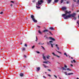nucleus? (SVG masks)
<instances>
[{
	"label": "nucleus",
	"mask_w": 79,
	"mask_h": 79,
	"mask_svg": "<svg viewBox=\"0 0 79 79\" xmlns=\"http://www.w3.org/2000/svg\"><path fill=\"white\" fill-rule=\"evenodd\" d=\"M50 44L51 45L52 47L53 48V44H52V43Z\"/></svg>",
	"instance_id": "24"
},
{
	"label": "nucleus",
	"mask_w": 79,
	"mask_h": 79,
	"mask_svg": "<svg viewBox=\"0 0 79 79\" xmlns=\"http://www.w3.org/2000/svg\"><path fill=\"white\" fill-rule=\"evenodd\" d=\"M37 27H39L40 28V26H37Z\"/></svg>",
	"instance_id": "51"
},
{
	"label": "nucleus",
	"mask_w": 79,
	"mask_h": 79,
	"mask_svg": "<svg viewBox=\"0 0 79 79\" xmlns=\"http://www.w3.org/2000/svg\"><path fill=\"white\" fill-rule=\"evenodd\" d=\"M44 43H41V45H44Z\"/></svg>",
	"instance_id": "53"
},
{
	"label": "nucleus",
	"mask_w": 79,
	"mask_h": 79,
	"mask_svg": "<svg viewBox=\"0 0 79 79\" xmlns=\"http://www.w3.org/2000/svg\"><path fill=\"white\" fill-rule=\"evenodd\" d=\"M38 44V45H41V43H39Z\"/></svg>",
	"instance_id": "37"
},
{
	"label": "nucleus",
	"mask_w": 79,
	"mask_h": 79,
	"mask_svg": "<svg viewBox=\"0 0 79 79\" xmlns=\"http://www.w3.org/2000/svg\"><path fill=\"white\" fill-rule=\"evenodd\" d=\"M64 68H67V66H66V65H64Z\"/></svg>",
	"instance_id": "36"
},
{
	"label": "nucleus",
	"mask_w": 79,
	"mask_h": 79,
	"mask_svg": "<svg viewBox=\"0 0 79 79\" xmlns=\"http://www.w3.org/2000/svg\"><path fill=\"white\" fill-rule=\"evenodd\" d=\"M54 3H55L54 2H53V4H54Z\"/></svg>",
	"instance_id": "59"
},
{
	"label": "nucleus",
	"mask_w": 79,
	"mask_h": 79,
	"mask_svg": "<svg viewBox=\"0 0 79 79\" xmlns=\"http://www.w3.org/2000/svg\"><path fill=\"white\" fill-rule=\"evenodd\" d=\"M36 40H35V41H37V40L38 39H37V37L36 36Z\"/></svg>",
	"instance_id": "26"
},
{
	"label": "nucleus",
	"mask_w": 79,
	"mask_h": 79,
	"mask_svg": "<svg viewBox=\"0 0 79 79\" xmlns=\"http://www.w3.org/2000/svg\"><path fill=\"white\" fill-rule=\"evenodd\" d=\"M50 57H51V56L50 55H48L46 56V58L48 59H50Z\"/></svg>",
	"instance_id": "5"
},
{
	"label": "nucleus",
	"mask_w": 79,
	"mask_h": 79,
	"mask_svg": "<svg viewBox=\"0 0 79 79\" xmlns=\"http://www.w3.org/2000/svg\"><path fill=\"white\" fill-rule=\"evenodd\" d=\"M20 76L21 77H23V76H24V74H23V73H21L20 74Z\"/></svg>",
	"instance_id": "12"
},
{
	"label": "nucleus",
	"mask_w": 79,
	"mask_h": 79,
	"mask_svg": "<svg viewBox=\"0 0 79 79\" xmlns=\"http://www.w3.org/2000/svg\"><path fill=\"white\" fill-rule=\"evenodd\" d=\"M56 46L57 48L58 47V45L56 44Z\"/></svg>",
	"instance_id": "45"
},
{
	"label": "nucleus",
	"mask_w": 79,
	"mask_h": 79,
	"mask_svg": "<svg viewBox=\"0 0 79 79\" xmlns=\"http://www.w3.org/2000/svg\"><path fill=\"white\" fill-rule=\"evenodd\" d=\"M68 3H69V2L67 1V4H68Z\"/></svg>",
	"instance_id": "49"
},
{
	"label": "nucleus",
	"mask_w": 79,
	"mask_h": 79,
	"mask_svg": "<svg viewBox=\"0 0 79 79\" xmlns=\"http://www.w3.org/2000/svg\"><path fill=\"white\" fill-rule=\"evenodd\" d=\"M49 33L51 34V35H52V33L50 31H49Z\"/></svg>",
	"instance_id": "48"
},
{
	"label": "nucleus",
	"mask_w": 79,
	"mask_h": 79,
	"mask_svg": "<svg viewBox=\"0 0 79 79\" xmlns=\"http://www.w3.org/2000/svg\"><path fill=\"white\" fill-rule=\"evenodd\" d=\"M70 66H71L72 67H73V64H71L70 65Z\"/></svg>",
	"instance_id": "42"
},
{
	"label": "nucleus",
	"mask_w": 79,
	"mask_h": 79,
	"mask_svg": "<svg viewBox=\"0 0 79 79\" xmlns=\"http://www.w3.org/2000/svg\"><path fill=\"white\" fill-rule=\"evenodd\" d=\"M64 74H65V75H67V73L66 72H64Z\"/></svg>",
	"instance_id": "21"
},
{
	"label": "nucleus",
	"mask_w": 79,
	"mask_h": 79,
	"mask_svg": "<svg viewBox=\"0 0 79 79\" xmlns=\"http://www.w3.org/2000/svg\"><path fill=\"white\" fill-rule=\"evenodd\" d=\"M66 9V7H63L62 8V10H65Z\"/></svg>",
	"instance_id": "8"
},
{
	"label": "nucleus",
	"mask_w": 79,
	"mask_h": 79,
	"mask_svg": "<svg viewBox=\"0 0 79 79\" xmlns=\"http://www.w3.org/2000/svg\"><path fill=\"white\" fill-rule=\"evenodd\" d=\"M77 3V4H78L79 5V0H78Z\"/></svg>",
	"instance_id": "30"
},
{
	"label": "nucleus",
	"mask_w": 79,
	"mask_h": 79,
	"mask_svg": "<svg viewBox=\"0 0 79 79\" xmlns=\"http://www.w3.org/2000/svg\"><path fill=\"white\" fill-rule=\"evenodd\" d=\"M50 43H52V42H53V41H49Z\"/></svg>",
	"instance_id": "40"
},
{
	"label": "nucleus",
	"mask_w": 79,
	"mask_h": 79,
	"mask_svg": "<svg viewBox=\"0 0 79 79\" xmlns=\"http://www.w3.org/2000/svg\"><path fill=\"white\" fill-rule=\"evenodd\" d=\"M71 63H73V61H71Z\"/></svg>",
	"instance_id": "61"
},
{
	"label": "nucleus",
	"mask_w": 79,
	"mask_h": 79,
	"mask_svg": "<svg viewBox=\"0 0 79 79\" xmlns=\"http://www.w3.org/2000/svg\"><path fill=\"white\" fill-rule=\"evenodd\" d=\"M36 69L37 71H39L40 69V67H37L36 68Z\"/></svg>",
	"instance_id": "13"
},
{
	"label": "nucleus",
	"mask_w": 79,
	"mask_h": 79,
	"mask_svg": "<svg viewBox=\"0 0 79 79\" xmlns=\"http://www.w3.org/2000/svg\"><path fill=\"white\" fill-rule=\"evenodd\" d=\"M24 57H25V58H26V56L24 55Z\"/></svg>",
	"instance_id": "50"
},
{
	"label": "nucleus",
	"mask_w": 79,
	"mask_h": 79,
	"mask_svg": "<svg viewBox=\"0 0 79 79\" xmlns=\"http://www.w3.org/2000/svg\"><path fill=\"white\" fill-rule=\"evenodd\" d=\"M73 19H74V20H76V17H74Z\"/></svg>",
	"instance_id": "34"
},
{
	"label": "nucleus",
	"mask_w": 79,
	"mask_h": 79,
	"mask_svg": "<svg viewBox=\"0 0 79 79\" xmlns=\"http://www.w3.org/2000/svg\"><path fill=\"white\" fill-rule=\"evenodd\" d=\"M77 79H79V78L77 77Z\"/></svg>",
	"instance_id": "58"
},
{
	"label": "nucleus",
	"mask_w": 79,
	"mask_h": 79,
	"mask_svg": "<svg viewBox=\"0 0 79 79\" xmlns=\"http://www.w3.org/2000/svg\"><path fill=\"white\" fill-rule=\"evenodd\" d=\"M59 0H55L54 2H55V3H57V2H58Z\"/></svg>",
	"instance_id": "16"
},
{
	"label": "nucleus",
	"mask_w": 79,
	"mask_h": 79,
	"mask_svg": "<svg viewBox=\"0 0 79 79\" xmlns=\"http://www.w3.org/2000/svg\"><path fill=\"white\" fill-rule=\"evenodd\" d=\"M10 6H13V4H10Z\"/></svg>",
	"instance_id": "47"
},
{
	"label": "nucleus",
	"mask_w": 79,
	"mask_h": 79,
	"mask_svg": "<svg viewBox=\"0 0 79 79\" xmlns=\"http://www.w3.org/2000/svg\"><path fill=\"white\" fill-rule=\"evenodd\" d=\"M57 51V52H58V53H60V54H61V52H59V51Z\"/></svg>",
	"instance_id": "33"
},
{
	"label": "nucleus",
	"mask_w": 79,
	"mask_h": 79,
	"mask_svg": "<svg viewBox=\"0 0 79 79\" xmlns=\"http://www.w3.org/2000/svg\"><path fill=\"white\" fill-rule=\"evenodd\" d=\"M25 47H27V44H25L24 45Z\"/></svg>",
	"instance_id": "23"
},
{
	"label": "nucleus",
	"mask_w": 79,
	"mask_h": 79,
	"mask_svg": "<svg viewBox=\"0 0 79 79\" xmlns=\"http://www.w3.org/2000/svg\"><path fill=\"white\" fill-rule=\"evenodd\" d=\"M36 52L37 53H38V54L40 53V52H39V51H36Z\"/></svg>",
	"instance_id": "32"
},
{
	"label": "nucleus",
	"mask_w": 79,
	"mask_h": 79,
	"mask_svg": "<svg viewBox=\"0 0 79 79\" xmlns=\"http://www.w3.org/2000/svg\"><path fill=\"white\" fill-rule=\"evenodd\" d=\"M48 32V30H45L43 31V32Z\"/></svg>",
	"instance_id": "9"
},
{
	"label": "nucleus",
	"mask_w": 79,
	"mask_h": 79,
	"mask_svg": "<svg viewBox=\"0 0 79 79\" xmlns=\"http://www.w3.org/2000/svg\"><path fill=\"white\" fill-rule=\"evenodd\" d=\"M43 58L44 60H45L46 61L47 60V59H46V57L44 56H43Z\"/></svg>",
	"instance_id": "10"
},
{
	"label": "nucleus",
	"mask_w": 79,
	"mask_h": 79,
	"mask_svg": "<svg viewBox=\"0 0 79 79\" xmlns=\"http://www.w3.org/2000/svg\"><path fill=\"white\" fill-rule=\"evenodd\" d=\"M63 1H64V0H61L60 3H62L63 2Z\"/></svg>",
	"instance_id": "22"
},
{
	"label": "nucleus",
	"mask_w": 79,
	"mask_h": 79,
	"mask_svg": "<svg viewBox=\"0 0 79 79\" xmlns=\"http://www.w3.org/2000/svg\"><path fill=\"white\" fill-rule=\"evenodd\" d=\"M31 18H32L33 21L35 23H37V21L35 19V17H34V16L33 15H31Z\"/></svg>",
	"instance_id": "3"
},
{
	"label": "nucleus",
	"mask_w": 79,
	"mask_h": 79,
	"mask_svg": "<svg viewBox=\"0 0 79 79\" xmlns=\"http://www.w3.org/2000/svg\"><path fill=\"white\" fill-rule=\"evenodd\" d=\"M71 12V11L68 12V11H66L65 12V14H62V16L64 17V18L65 19H68L69 18H70L71 17V16L74 17L76 15V14L73 13L72 14H70Z\"/></svg>",
	"instance_id": "1"
},
{
	"label": "nucleus",
	"mask_w": 79,
	"mask_h": 79,
	"mask_svg": "<svg viewBox=\"0 0 79 79\" xmlns=\"http://www.w3.org/2000/svg\"><path fill=\"white\" fill-rule=\"evenodd\" d=\"M41 47L42 48L43 50H45V48H44L43 46H42Z\"/></svg>",
	"instance_id": "31"
},
{
	"label": "nucleus",
	"mask_w": 79,
	"mask_h": 79,
	"mask_svg": "<svg viewBox=\"0 0 79 79\" xmlns=\"http://www.w3.org/2000/svg\"><path fill=\"white\" fill-rule=\"evenodd\" d=\"M38 32H39V34H42V32H41V31H40V30H39V31H38Z\"/></svg>",
	"instance_id": "15"
},
{
	"label": "nucleus",
	"mask_w": 79,
	"mask_h": 79,
	"mask_svg": "<svg viewBox=\"0 0 79 79\" xmlns=\"http://www.w3.org/2000/svg\"><path fill=\"white\" fill-rule=\"evenodd\" d=\"M54 77H56V78H57V77H56V76L55 75H54Z\"/></svg>",
	"instance_id": "38"
},
{
	"label": "nucleus",
	"mask_w": 79,
	"mask_h": 79,
	"mask_svg": "<svg viewBox=\"0 0 79 79\" xmlns=\"http://www.w3.org/2000/svg\"><path fill=\"white\" fill-rule=\"evenodd\" d=\"M45 74H47V72H45Z\"/></svg>",
	"instance_id": "57"
},
{
	"label": "nucleus",
	"mask_w": 79,
	"mask_h": 79,
	"mask_svg": "<svg viewBox=\"0 0 79 79\" xmlns=\"http://www.w3.org/2000/svg\"><path fill=\"white\" fill-rule=\"evenodd\" d=\"M0 14H3V12H1L0 13Z\"/></svg>",
	"instance_id": "46"
},
{
	"label": "nucleus",
	"mask_w": 79,
	"mask_h": 79,
	"mask_svg": "<svg viewBox=\"0 0 79 79\" xmlns=\"http://www.w3.org/2000/svg\"><path fill=\"white\" fill-rule=\"evenodd\" d=\"M61 68L63 70V71H64V70L65 71H66V69H65L63 67H61Z\"/></svg>",
	"instance_id": "11"
},
{
	"label": "nucleus",
	"mask_w": 79,
	"mask_h": 79,
	"mask_svg": "<svg viewBox=\"0 0 79 79\" xmlns=\"http://www.w3.org/2000/svg\"><path fill=\"white\" fill-rule=\"evenodd\" d=\"M48 76H49V77H50L51 76V75L49 74H48Z\"/></svg>",
	"instance_id": "43"
},
{
	"label": "nucleus",
	"mask_w": 79,
	"mask_h": 79,
	"mask_svg": "<svg viewBox=\"0 0 79 79\" xmlns=\"http://www.w3.org/2000/svg\"><path fill=\"white\" fill-rule=\"evenodd\" d=\"M73 1H74V2H76V0H73Z\"/></svg>",
	"instance_id": "55"
},
{
	"label": "nucleus",
	"mask_w": 79,
	"mask_h": 79,
	"mask_svg": "<svg viewBox=\"0 0 79 79\" xmlns=\"http://www.w3.org/2000/svg\"><path fill=\"white\" fill-rule=\"evenodd\" d=\"M57 48L58 50H60V48L58 47H57Z\"/></svg>",
	"instance_id": "44"
},
{
	"label": "nucleus",
	"mask_w": 79,
	"mask_h": 79,
	"mask_svg": "<svg viewBox=\"0 0 79 79\" xmlns=\"http://www.w3.org/2000/svg\"><path fill=\"white\" fill-rule=\"evenodd\" d=\"M52 54L53 55H54V56H56V55L55 54V53H54V52H53L52 53Z\"/></svg>",
	"instance_id": "28"
},
{
	"label": "nucleus",
	"mask_w": 79,
	"mask_h": 79,
	"mask_svg": "<svg viewBox=\"0 0 79 79\" xmlns=\"http://www.w3.org/2000/svg\"><path fill=\"white\" fill-rule=\"evenodd\" d=\"M43 65L44 66V67L45 68H48V66L45 65V64H43Z\"/></svg>",
	"instance_id": "6"
},
{
	"label": "nucleus",
	"mask_w": 79,
	"mask_h": 79,
	"mask_svg": "<svg viewBox=\"0 0 79 79\" xmlns=\"http://www.w3.org/2000/svg\"><path fill=\"white\" fill-rule=\"evenodd\" d=\"M64 55H65L67 57L68 56V55L66 54V52L64 53Z\"/></svg>",
	"instance_id": "19"
},
{
	"label": "nucleus",
	"mask_w": 79,
	"mask_h": 79,
	"mask_svg": "<svg viewBox=\"0 0 79 79\" xmlns=\"http://www.w3.org/2000/svg\"><path fill=\"white\" fill-rule=\"evenodd\" d=\"M59 78H60V79H61V78H60V77H59Z\"/></svg>",
	"instance_id": "63"
},
{
	"label": "nucleus",
	"mask_w": 79,
	"mask_h": 79,
	"mask_svg": "<svg viewBox=\"0 0 79 79\" xmlns=\"http://www.w3.org/2000/svg\"><path fill=\"white\" fill-rule=\"evenodd\" d=\"M11 3H14V2H13V1H11Z\"/></svg>",
	"instance_id": "54"
},
{
	"label": "nucleus",
	"mask_w": 79,
	"mask_h": 79,
	"mask_svg": "<svg viewBox=\"0 0 79 79\" xmlns=\"http://www.w3.org/2000/svg\"><path fill=\"white\" fill-rule=\"evenodd\" d=\"M43 77H44V78H46V77H45V76H43Z\"/></svg>",
	"instance_id": "52"
},
{
	"label": "nucleus",
	"mask_w": 79,
	"mask_h": 79,
	"mask_svg": "<svg viewBox=\"0 0 79 79\" xmlns=\"http://www.w3.org/2000/svg\"><path fill=\"white\" fill-rule=\"evenodd\" d=\"M49 39H51V40H53V41H55V39L53 38L52 37H50L49 38Z\"/></svg>",
	"instance_id": "7"
},
{
	"label": "nucleus",
	"mask_w": 79,
	"mask_h": 79,
	"mask_svg": "<svg viewBox=\"0 0 79 79\" xmlns=\"http://www.w3.org/2000/svg\"><path fill=\"white\" fill-rule=\"evenodd\" d=\"M49 29L51 30H53V29H54L52 27H51L49 28Z\"/></svg>",
	"instance_id": "18"
},
{
	"label": "nucleus",
	"mask_w": 79,
	"mask_h": 79,
	"mask_svg": "<svg viewBox=\"0 0 79 79\" xmlns=\"http://www.w3.org/2000/svg\"><path fill=\"white\" fill-rule=\"evenodd\" d=\"M69 58H71V56H69Z\"/></svg>",
	"instance_id": "62"
},
{
	"label": "nucleus",
	"mask_w": 79,
	"mask_h": 79,
	"mask_svg": "<svg viewBox=\"0 0 79 79\" xmlns=\"http://www.w3.org/2000/svg\"><path fill=\"white\" fill-rule=\"evenodd\" d=\"M68 75L69 76L70 75H71V74H73V73H69L68 74Z\"/></svg>",
	"instance_id": "14"
},
{
	"label": "nucleus",
	"mask_w": 79,
	"mask_h": 79,
	"mask_svg": "<svg viewBox=\"0 0 79 79\" xmlns=\"http://www.w3.org/2000/svg\"><path fill=\"white\" fill-rule=\"evenodd\" d=\"M33 3H35V0H34L32 1Z\"/></svg>",
	"instance_id": "27"
},
{
	"label": "nucleus",
	"mask_w": 79,
	"mask_h": 79,
	"mask_svg": "<svg viewBox=\"0 0 79 79\" xmlns=\"http://www.w3.org/2000/svg\"><path fill=\"white\" fill-rule=\"evenodd\" d=\"M48 71H51V70H50V69H48Z\"/></svg>",
	"instance_id": "41"
},
{
	"label": "nucleus",
	"mask_w": 79,
	"mask_h": 79,
	"mask_svg": "<svg viewBox=\"0 0 79 79\" xmlns=\"http://www.w3.org/2000/svg\"><path fill=\"white\" fill-rule=\"evenodd\" d=\"M56 56H57V57H58V58H60V56H58V55H56Z\"/></svg>",
	"instance_id": "29"
},
{
	"label": "nucleus",
	"mask_w": 79,
	"mask_h": 79,
	"mask_svg": "<svg viewBox=\"0 0 79 79\" xmlns=\"http://www.w3.org/2000/svg\"><path fill=\"white\" fill-rule=\"evenodd\" d=\"M34 47H35V46H33L32 47V48H34Z\"/></svg>",
	"instance_id": "35"
},
{
	"label": "nucleus",
	"mask_w": 79,
	"mask_h": 79,
	"mask_svg": "<svg viewBox=\"0 0 79 79\" xmlns=\"http://www.w3.org/2000/svg\"><path fill=\"white\" fill-rule=\"evenodd\" d=\"M22 50H23V51L25 50V48H22Z\"/></svg>",
	"instance_id": "20"
},
{
	"label": "nucleus",
	"mask_w": 79,
	"mask_h": 79,
	"mask_svg": "<svg viewBox=\"0 0 79 79\" xmlns=\"http://www.w3.org/2000/svg\"><path fill=\"white\" fill-rule=\"evenodd\" d=\"M73 62H74V63H76V61H75V60H73Z\"/></svg>",
	"instance_id": "39"
},
{
	"label": "nucleus",
	"mask_w": 79,
	"mask_h": 79,
	"mask_svg": "<svg viewBox=\"0 0 79 79\" xmlns=\"http://www.w3.org/2000/svg\"><path fill=\"white\" fill-rule=\"evenodd\" d=\"M48 63H50V64H51V62H50L48 61H46L43 62V63H46V64H48Z\"/></svg>",
	"instance_id": "4"
},
{
	"label": "nucleus",
	"mask_w": 79,
	"mask_h": 79,
	"mask_svg": "<svg viewBox=\"0 0 79 79\" xmlns=\"http://www.w3.org/2000/svg\"><path fill=\"white\" fill-rule=\"evenodd\" d=\"M47 44H49V43H48V42H47Z\"/></svg>",
	"instance_id": "56"
},
{
	"label": "nucleus",
	"mask_w": 79,
	"mask_h": 79,
	"mask_svg": "<svg viewBox=\"0 0 79 79\" xmlns=\"http://www.w3.org/2000/svg\"><path fill=\"white\" fill-rule=\"evenodd\" d=\"M78 18L79 19V15L78 16Z\"/></svg>",
	"instance_id": "64"
},
{
	"label": "nucleus",
	"mask_w": 79,
	"mask_h": 79,
	"mask_svg": "<svg viewBox=\"0 0 79 79\" xmlns=\"http://www.w3.org/2000/svg\"><path fill=\"white\" fill-rule=\"evenodd\" d=\"M71 58L72 59H73V57H71Z\"/></svg>",
	"instance_id": "60"
},
{
	"label": "nucleus",
	"mask_w": 79,
	"mask_h": 79,
	"mask_svg": "<svg viewBox=\"0 0 79 79\" xmlns=\"http://www.w3.org/2000/svg\"><path fill=\"white\" fill-rule=\"evenodd\" d=\"M66 70H67V71H71V69H70L69 68H67L66 69Z\"/></svg>",
	"instance_id": "17"
},
{
	"label": "nucleus",
	"mask_w": 79,
	"mask_h": 79,
	"mask_svg": "<svg viewBox=\"0 0 79 79\" xmlns=\"http://www.w3.org/2000/svg\"><path fill=\"white\" fill-rule=\"evenodd\" d=\"M36 40H35V41H37V40L38 39H37V37L36 36Z\"/></svg>",
	"instance_id": "25"
},
{
	"label": "nucleus",
	"mask_w": 79,
	"mask_h": 79,
	"mask_svg": "<svg viewBox=\"0 0 79 79\" xmlns=\"http://www.w3.org/2000/svg\"><path fill=\"white\" fill-rule=\"evenodd\" d=\"M43 3H44V1L42 0L38 1V3L36 4V8H40V7H38L37 6H39L40 5H41Z\"/></svg>",
	"instance_id": "2"
}]
</instances>
